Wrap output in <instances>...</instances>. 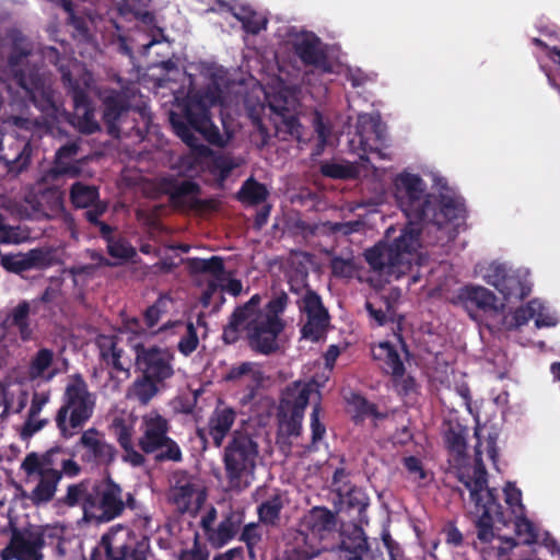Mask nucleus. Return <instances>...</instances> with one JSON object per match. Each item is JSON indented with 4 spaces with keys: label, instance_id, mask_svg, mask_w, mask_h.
I'll list each match as a JSON object with an SVG mask.
<instances>
[{
    "label": "nucleus",
    "instance_id": "nucleus-17",
    "mask_svg": "<svg viewBox=\"0 0 560 560\" xmlns=\"http://www.w3.org/2000/svg\"><path fill=\"white\" fill-rule=\"evenodd\" d=\"M301 308L306 315L303 326V337L317 340L328 324V315L322 305V301L314 292H306L301 300Z\"/></svg>",
    "mask_w": 560,
    "mask_h": 560
},
{
    "label": "nucleus",
    "instance_id": "nucleus-58",
    "mask_svg": "<svg viewBox=\"0 0 560 560\" xmlns=\"http://www.w3.org/2000/svg\"><path fill=\"white\" fill-rule=\"evenodd\" d=\"M450 447H451L452 452L456 456L459 457L465 452V450H466V443H465L464 438L460 436V435H457L454 439V442L450 443Z\"/></svg>",
    "mask_w": 560,
    "mask_h": 560
},
{
    "label": "nucleus",
    "instance_id": "nucleus-54",
    "mask_svg": "<svg viewBox=\"0 0 560 560\" xmlns=\"http://www.w3.org/2000/svg\"><path fill=\"white\" fill-rule=\"evenodd\" d=\"M125 450L124 459L133 466L142 464L143 457L137 451H135L132 443L128 446H121Z\"/></svg>",
    "mask_w": 560,
    "mask_h": 560
},
{
    "label": "nucleus",
    "instance_id": "nucleus-12",
    "mask_svg": "<svg viewBox=\"0 0 560 560\" xmlns=\"http://www.w3.org/2000/svg\"><path fill=\"white\" fill-rule=\"evenodd\" d=\"M141 432L139 445L143 452H159L158 457L163 459H180L178 446L166 436V420L156 411H150L142 417Z\"/></svg>",
    "mask_w": 560,
    "mask_h": 560
},
{
    "label": "nucleus",
    "instance_id": "nucleus-47",
    "mask_svg": "<svg viewBox=\"0 0 560 560\" xmlns=\"http://www.w3.org/2000/svg\"><path fill=\"white\" fill-rule=\"evenodd\" d=\"M349 405L355 412L357 417H363L373 412V406L359 395H352L349 399Z\"/></svg>",
    "mask_w": 560,
    "mask_h": 560
},
{
    "label": "nucleus",
    "instance_id": "nucleus-64",
    "mask_svg": "<svg viewBox=\"0 0 560 560\" xmlns=\"http://www.w3.org/2000/svg\"><path fill=\"white\" fill-rule=\"evenodd\" d=\"M180 560H205L200 552H184Z\"/></svg>",
    "mask_w": 560,
    "mask_h": 560
},
{
    "label": "nucleus",
    "instance_id": "nucleus-3",
    "mask_svg": "<svg viewBox=\"0 0 560 560\" xmlns=\"http://www.w3.org/2000/svg\"><path fill=\"white\" fill-rule=\"evenodd\" d=\"M475 435L478 439L476 446V464L458 468L457 477L469 492L468 512L474 516L478 527V538L492 541L500 525L505 526L508 520L501 512L494 490L487 483L486 471L481 465L483 456L490 460L497 458L495 442L492 438L481 441L482 428L479 416L475 415Z\"/></svg>",
    "mask_w": 560,
    "mask_h": 560
},
{
    "label": "nucleus",
    "instance_id": "nucleus-32",
    "mask_svg": "<svg viewBox=\"0 0 560 560\" xmlns=\"http://www.w3.org/2000/svg\"><path fill=\"white\" fill-rule=\"evenodd\" d=\"M52 364V352L47 349H42L37 352L30 365V375L32 378L50 380L54 372L50 371Z\"/></svg>",
    "mask_w": 560,
    "mask_h": 560
},
{
    "label": "nucleus",
    "instance_id": "nucleus-22",
    "mask_svg": "<svg viewBox=\"0 0 560 560\" xmlns=\"http://www.w3.org/2000/svg\"><path fill=\"white\" fill-rule=\"evenodd\" d=\"M529 319H534L537 327H551L557 325L558 316L540 301L533 300L525 307L515 313L517 325H522Z\"/></svg>",
    "mask_w": 560,
    "mask_h": 560
},
{
    "label": "nucleus",
    "instance_id": "nucleus-42",
    "mask_svg": "<svg viewBox=\"0 0 560 560\" xmlns=\"http://www.w3.org/2000/svg\"><path fill=\"white\" fill-rule=\"evenodd\" d=\"M282 502L280 498L275 497L268 500L259 508L260 520L265 523H273L279 515Z\"/></svg>",
    "mask_w": 560,
    "mask_h": 560
},
{
    "label": "nucleus",
    "instance_id": "nucleus-14",
    "mask_svg": "<svg viewBox=\"0 0 560 560\" xmlns=\"http://www.w3.org/2000/svg\"><path fill=\"white\" fill-rule=\"evenodd\" d=\"M453 303L463 306L468 312L475 307L488 314H500L504 310V303L501 302L490 290L480 285H466L460 288Z\"/></svg>",
    "mask_w": 560,
    "mask_h": 560
},
{
    "label": "nucleus",
    "instance_id": "nucleus-59",
    "mask_svg": "<svg viewBox=\"0 0 560 560\" xmlns=\"http://www.w3.org/2000/svg\"><path fill=\"white\" fill-rule=\"evenodd\" d=\"M339 353L340 352H339L338 347H336V346L329 347V349L327 350V352L325 354L326 365L328 368L332 366V364L336 361V359L338 358Z\"/></svg>",
    "mask_w": 560,
    "mask_h": 560
},
{
    "label": "nucleus",
    "instance_id": "nucleus-16",
    "mask_svg": "<svg viewBox=\"0 0 560 560\" xmlns=\"http://www.w3.org/2000/svg\"><path fill=\"white\" fill-rule=\"evenodd\" d=\"M42 535L34 530L13 533L10 544L2 550L3 560H42Z\"/></svg>",
    "mask_w": 560,
    "mask_h": 560
},
{
    "label": "nucleus",
    "instance_id": "nucleus-1",
    "mask_svg": "<svg viewBox=\"0 0 560 560\" xmlns=\"http://www.w3.org/2000/svg\"><path fill=\"white\" fill-rule=\"evenodd\" d=\"M394 196L405 212L408 224L395 236L396 230L388 228L385 240L365 252L370 267L382 277L399 278L413 264H421L422 221L432 212L429 195L423 180L416 174L404 172L394 180Z\"/></svg>",
    "mask_w": 560,
    "mask_h": 560
},
{
    "label": "nucleus",
    "instance_id": "nucleus-30",
    "mask_svg": "<svg viewBox=\"0 0 560 560\" xmlns=\"http://www.w3.org/2000/svg\"><path fill=\"white\" fill-rule=\"evenodd\" d=\"M28 316V305L27 304H20L18 305L10 316H8L4 325L0 323V339H3L5 336V326H14L21 334L23 339H27L31 334L32 329L27 322Z\"/></svg>",
    "mask_w": 560,
    "mask_h": 560
},
{
    "label": "nucleus",
    "instance_id": "nucleus-36",
    "mask_svg": "<svg viewBox=\"0 0 560 560\" xmlns=\"http://www.w3.org/2000/svg\"><path fill=\"white\" fill-rule=\"evenodd\" d=\"M515 533L524 544H533L538 539V530L536 526L525 516L513 517Z\"/></svg>",
    "mask_w": 560,
    "mask_h": 560
},
{
    "label": "nucleus",
    "instance_id": "nucleus-15",
    "mask_svg": "<svg viewBox=\"0 0 560 560\" xmlns=\"http://www.w3.org/2000/svg\"><path fill=\"white\" fill-rule=\"evenodd\" d=\"M135 537L125 527L112 528L102 538V546L110 560H145L142 552L135 549Z\"/></svg>",
    "mask_w": 560,
    "mask_h": 560
},
{
    "label": "nucleus",
    "instance_id": "nucleus-44",
    "mask_svg": "<svg viewBox=\"0 0 560 560\" xmlns=\"http://www.w3.org/2000/svg\"><path fill=\"white\" fill-rule=\"evenodd\" d=\"M115 434L118 439V442L121 446H128L132 443V435H133V421L129 420H122L117 419L115 421Z\"/></svg>",
    "mask_w": 560,
    "mask_h": 560
},
{
    "label": "nucleus",
    "instance_id": "nucleus-29",
    "mask_svg": "<svg viewBox=\"0 0 560 560\" xmlns=\"http://www.w3.org/2000/svg\"><path fill=\"white\" fill-rule=\"evenodd\" d=\"M235 415L232 409L221 408L215 410L210 420V434L217 445H220L234 423Z\"/></svg>",
    "mask_w": 560,
    "mask_h": 560
},
{
    "label": "nucleus",
    "instance_id": "nucleus-48",
    "mask_svg": "<svg viewBox=\"0 0 560 560\" xmlns=\"http://www.w3.org/2000/svg\"><path fill=\"white\" fill-rule=\"evenodd\" d=\"M320 409L316 405L313 408L312 415H311V429H312V436L313 441H318L323 438L325 433V427L319 420Z\"/></svg>",
    "mask_w": 560,
    "mask_h": 560
},
{
    "label": "nucleus",
    "instance_id": "nucleus-51",
    "mask_svg": "<svg viewBox=\"0 0 560 560\" xmlns=\"http://www.w3.org/2000/svg\"><path fill=\"white\" fill-rule=\"evenodd\" d=\"M260 535L258 533V528L255 524H248L245 526L242 539L247 544L249 548L258 542Z\"/></svg>",
    "mask_w": 560,
    "mask_h": 560
},
{
    "label": "nucleus",
    "instance_id": "nucleus-20",
    "mask_svg": "<svg viewBox=\"0 0 560 560\" xmlns=\"http://www.w3.org/2000/svg\"><path fill=\"white\" fill-rule=\"evenodd\" d=\"M196 268L207 273L211 288L219 287L222 291L233 295H238L242 292L241 281L223 270V264L220 258L212 257L199 260Z\"/></svg>",
    "mask_w": 560,
    "mask_h": 560
},
{
    "label": "nucleus",
    "instance_id": "nucleus-27",
    "mask_svg": "<svg viewBox=\"0 0 560 560\" xmlns=\"http://www.w3.org/2000/svg\"><path fill=\"white\" fill-rule=\"evenodd\" d=\"M81 443L95 458L102 462H109L114 458L113 447L93 429L86 430L82 434Z\"/></svg>",
    "mask_w": 560,
    "mask_h": 560
},
{
    "label": "nucleus",
    "instance_id": "nucleus-35",
    "mask_svg": "<svg viewBox=\"0 0 560 560\" xmlns=\"http://www.w3.org/2000/svg\"><path fill=\"white\" fill-rule=\"evenodd\" d=\"M174 301L168 296L160 298L156 303L150 307L145 314V319L149 326H154L164 315L172 313L175 310Z\"/></svg>",
    "mask_w": 560,
    "mask_h": 560
},
{
    "label": "nucleus",
    "instance_id": "nucleus-37",
    "mask_svg": "<svg viewBox=\"0 0 560 560\" xmlns=\"http://www.w3.org/2000/svg\"><path fill=\"white\" fill-rule=\"evenodd\" d=\"M97 198V192L93 187L74 185L71 191L72 202L80 208L92 205Z\"/></svg>",
    "mask_w": 560,
    "mask_h": 560
},
{
    "label": "nucleus",
    "instance_id": "nucleus-21",
    "mask_svg": "<svg viewBox=\"0 0 560 560\" xmlns=\"http://www.w3.org/2000/svg\"><path fill=\"white\" fill-rule=\"evenodd\" d=\"M465 218V208L463 203L457 201H452L443 205L439 212L433 213V224L432 228L438 226V229L445 232L447 237H453L456 228H458ZM425 223V229L430 230L428 220L423 221Z\"/></svg>",
    "mask_w": 560,
    "mask_h": 560
},
{
    "label": "nucleus",
    "instance_id": "nucleus-46",
    "mask_svg": "<svg viewBox=\"0 0 560 560\" xmlns=\"http://www.w3.org/2000/svg\"><path fill=\"white\" fill-rule=\"evenodd\" d=\"M172 326H176L178 328H184L187 332V337L179 342L180 351L185 354L192 352L198 345V339L194 331L192 325L191 324L184 325L177 320V322H174L172 324Z\"/></svg>",
    "mask_w": 560,
    "mask_h": 560
},
{
    "label": "nucleus",
    "instance_id": "nucleus-43",
    "mask_svg": "<svg viewBox=\"0 0 560 560\" xmlns=\"http://www.w3.org/2000/svg\"><path fill=\"white\" fill-rule=\"evenodd\" d=\"M108 253L114 258L127 260L135 255V249L121 240H108Z\"/></svg>",
    "mask_w": 560,
    "mask_h": 560
},
{
    "label": "nucleus",
    "instance_id": "nucleus-52",
    "mask_svg": "<svg viewBox=\"0 0 560 560\" xmlns=\"http://www.w3.org/2000/svg\"><path fill=\"white\" fill-rule=\"evenodd\" d=\"M19 241H20V237H19L16 231L13 228L3 224L0 221V242L18 243Z\"/></svg>",
    "mask_w": 560,
    "mask_h": 560
},
{
    "label": "nucleus",
    "instance_id": "nucleus-10",
    "mask_svg": "<svg viewBox=\"0 0 560 560\" xmlns=\"http://www.w3.org/2000/svg\"><path fill=\"white\" fill-rule=\"evenodd\" d=\"M308 532L296 538V560H308L328 548V540L334 534L335 517L330 511L322 508L313 509L306 517Z\"/></svg>",
    "mask_w": 560,
    "mask_h": 560
},
{
    "label": "nucleus",
    "instance_id": "nucleus-18",
    "mask_svg": "<svg viewBox=\"0 0 560 560\" xmlns=\"http://www.w3.org/2000/svg\"><path fill=\"white\" fill-rule=\"evenodd\" d=\"M170 500L180 512L195 513L203 504V489L188 479L179 480L170 491Z\"/></svg>",
    "mask_w": 560,
    "mask_h": 560
},
{
    "label": "nucleus",
    "instance_id": "nucleus-53",
    "mask_svg": "<svg viewBox=\"0 0 560 560\" xmlns=\"http://www.w3.org/2000/svg\"><path fill=\"white\" fill-rule=\"evenodd\" d=\"M49 395L47 393L35 394L31 406V417H35L42 408L48 402Z\"/></svg>",
    "mask_w": 560,
    "mask_h": 560
},
{
    "label": "nucleus",
    "instance_id": "nucleus-50",
    "mask_svg": "<svg viewBox=\"0 0 560 560\" xmlns=\"http://www.w3.org/2000/svg\"><path fill=\"white\" fill-rule=\"evenodd\" d=\"M405 466L408 471L413 475V478L417 480H422L425 478V472L422 469L420 462L415 457H408L405 459Z\"/></svg>",
    "mask_w": 560,
    "mask_h": 560
},
{
    "label": "nucleus",
    "instance_id": "nucleus-56",
    "mask_svg": "<svg viewBox=\"0 0 560 560\" xmlns=\"http://www.w3.org/2000/svg\"><path fill=\"white\" fill-rule=\"evenodd\" d=\"M264 381V372L259 366V376L253 377L252 375H245L244 380L241 382L242 385L249 387L250 389L257 388L262 384Z\"/></svg>",
    "mask_w": 560,
    "mask_h": 560
},
{
    "label": "nucleus",
    "instance_id": "nucleus-62",
    "mask_svg": "<svg viewBox=\"0 0 560 560\" xmlns=\"http://www.w3.org/2000/svg\"><path fill=\"white\" fill-rule=\"evenodd\" d=\"M138 322L136 319H132V320H129L126 323L125 325V330L120 332V335H125V334H137V329H138Z\"/></svg>",
    "mask_w": 560,
    "mask_h": 560
},
{
    "label": "nucleus",
    "instance_id": "nucleus-57",
    "mask_svg": "<svg viewBox=\"0 0 560 560\" xmlns=\"http://www.w3.org/2000/svg\"><path fill=\"white\" fill-rule=\"evenodd\" d=\"M215 516V510L211 509L208 512V514L201 520V524L207 536L209 535V532H211L214 528Z\"/></svg>",
    "mask_w": 560,
    "mask_h": 560
},
{
    "label": "nucleus",
    "instance_id": "nucleus-39",
    "mask_svg": "<svg viewBox=\"0 0 560 560\" xmlns=\"http://www.w3.org/2000/svg\"><path fill=\"white\" fill-rule=\"evenodd\" d=\"M266 196L267 190L265 186L253 180H248L241 190V199L248 202H260Z\"/></svg>",
    "mask_w": 560,
    "mask_h": 560
},
{
    "label": "nucleus",
    "instance_id": "nucleus-63",
    "mask_svg": "<svg viewBox=\"0 0 560 560\" xmlns=\"http://www.w3.org/2000/svg\"><path fill=\"white\" fill-rule=\"evenodd\" d=\"M238 555L237 549H230L219 556H217L213 560H233L235 556Z\"/></svg>",
    "mask_w": 560,
    "mask_h": 560
},
{
    "label": "nucleus",
    "instance_id": "nucleus-61",
    "mask_svg": "<svg viewBox=\"0 0 560 560\" xmlns=\"http://www.w3.org/2000/svg\"><path fill=\"white\" fill-rule=\"evenodd\" d=\"M315 129L318 135V138L322 142L326 141V127L322 120V118L317 117L315 122Z\"/></svg>",
    "mask_w": 560,
    "mask_h": 560
},
{
    "label": "nucleus",
    "instance_id": "nucleus-5",
    "mask_svg": "<svg viewBox=\"0 0 560 560\" xmlns=\"http://www.w3.org/2000/svg\"><path fill=\"white\" fill-rule=\"evenodd\" d=\"M271 452L270 440L265 433L255 436L237 433L226 447L224 462L230 482L235 488L247 487L260 453Z\"/></svg>",
    "mask_w": 560,
    "mask_h": 560
},
{
    "label": "nucleus",
    "instance_id": "nucleus-7",
    "mask_svg": "<svg viewBox=\"0 0 560 560\" xmlns=\"http://www.w3.org/2000/svg\"><path fill=\"white\" fill-rule=\"evenodd\" d=\"M28 479L38 480L33 490L32 499L36 503L50 500L61 472L75 474V464L66 457L60 450H51L44 455L32 453L21 465Z\"/></svg>",
    "mask_w": 560,
    "mask_h": 560
},
{
    "label": "nucleus",
    "instance_id": "nucleus-23",
    "mask_svg": "<svg viewBox=\"0 0 560 560\" xmlns=\"http://www.w3.org/2000/svg\"><path fill=\"white\" fill-rule=\"evenodd\" d=\"M47 261V255L42 249H32L27 253H18L3 255L1 265L4 269L12 272H22L35 267L44 266Z\"/></svg>",
    "mask_w": 560,
    "mask_h": 560
},
{
    "label": "nucleus",
    "instance_id": "nucleus-9",
    "mask_svg": "<svg viewBox=\"0 0 560 560\" xmlns=\"http://www.w3.org/2000/svg\"><path fill=\"white\" fill-rule=\"evenodd\" d=\"M95 398L79 376L69 378L56 421L61 434L72 436L93 415Z\"/></svg>",
    "mask_w": 560,
    "mask_h": 560
},
{
    "label": "nucleus",
    "instance_id": "nucleus-13",
    "mask_svg": "<svg viewBox=\"0 0 560 560\" xmlns=\"http://www.w3.org/2000/svg\"><path fill=\"white\" fill-rule=\"evenodd\" d=\"M528 271L512 269L500 262H491L480 269V277L494 287L506 300H521L530 291Z\"/></svg>",
    "mask_w": 560,
    "mask_h": 560
},
{
    "label": "nucleus",
    "instance_id": "nucleus-31",
    "mask_svg": "<svg viewBox=\"0 0 560 560\" xmlns=\"http://www.w3.org/2000/svg\"><path fill=\"white\" fill-rule=\"evenodd\" d=\"M116 338L110 336H101L97 339L102 359L112 364L115 369L127 372L124 363L120 361V351L116 349Z\"/></svg>",
    "mask_w": 560,
    "mask_h": 560
},
{
    "label": "nucleus",
    "instance_id": "nucleus-28",
    "mask_svg": "<svg viewBox=\"0 0 560 560\" xmlns=\"http://www.w3.org/2000/svg\"><path fill=\"white\" fill-rule=\"evenodd\" d=\"M220 11L222 13H231L236 20L242 22L243 27L250 33H258L260 30L265 28L266 20L261 15H258L249 8L245 7H230L225 4H221Z\"/></svg>",
    "mask_w": 560,
    "mask_h": 560
},
{
    "label": "nucleus",
    "instance_id": "nucleus-24",
    "mask_svg": "<svg viewBox=\"0 0 560 560\" xmlns=\"http://www.w3.org/2000/svg\"><path fill=\"white\" fill-rule=\"evenodd\" d=\"M373 358L380 362L382 369L394 376L404 373V364L396 349L387 341H382L372 348Z\"/></svg>",
    "mask_w": 560,
    "mask_h": 560
},
{
    "label": "nucleus",
    "instance_id": "nucleus-11",
    "mask_svg": "<svg viewBox=\"0 0 560 560\" xmlns=\"http://www.w3.org/2000/svg\"><path fill=\"white\" fill-rule=\"evenodd\" d=\"M317 384L315 382L303 384L295 383L288 388L281 401L282 419L279 431L283 435L298 436L301 431L303 410L310 400L317 399L319 396Z\"/></svg>",
    "mask_w": 560,
    "mask_h": 560
},
{
    "label": "nucleus",
    "instance_id": "nucleus-33",
    "mask_svg": "<svg viewBox=\"0 0 560 560\" xmlns=\"http://www.w3.org/2000/svg\"><path fill=\"white\" fill-rule=\"evenodd\" d=\"M318 44V38L312 33H302L295 39L296 51L307 62L316 59Z\"/></svg>",
    "mask_w": 560,
    "mask_h": 560
},
{
    "label": "nucleus",
    "instance_id": "nucleus-49",
    "mask_svg": "<svg viewBox=\"0 0 560 560\" xmlns=\"http://www.w3.org/2000/svg\"><path fill=\"white\" fill-rule=\"evenodd\" d=\"M265 94L271 108H273L277 112H283L288 109L285 105L281 104L282 100L285 104H288L287 91H281L279 92V94H275L271 91L267 90L265 91Z\"/></svg>",
    "mask_w": 560,
    "mask_h": 560
},
{
    "label": "nucleus",
    "instance_id": "nucleus-34",
    "mask_svg": "<svg viewBox=\"0 0 560 560\" xmlns=\"http://www.w3.org/2000/svg\"><path fill=\"white\" fill-rule=\"evenodd\" d=\"M504 501L513 517H520L525 513V506L522 501V491L514 483L508 482L503 487Z\"/></svg>",
    "mask_w": 560,
    "mask_h": 560
},
{
    "label": "nucleus",
    "instance_id": "nucleus-26",
    "mask_svg": "<svg viewBox=\"0 0 560 560\" xmlns=\"http://www.w3.org/2000/svg\"><path fill=\"white\" fill-rule=\"evenodd\" d=\"M242 522L243 516L241 513H231L217 527L209 532L208 539L213 546L222 547L232 539Z\"/></svg>",
    "mask_w": 560,
    "mask_h": 560
},
{
    "label": "nucleus",
    "instance_id": "nucleus-55",
    "mask_svg": "<svg viewBox=\"0 0 560 560\" xmlns=\"http://www.w3.org/2000/svg\"><path fill=\"white\" fill-rule=\"evenodd\" d=\"M323 173L330 177H345L347 176L346 171L340 165L326 164L322 167Z\"/></svg>",
    "mask_w": 560,
    "mask_h": 560
},
{
    "label": "nucleus",
    "instance_id": "nucleus-8",
    "mask_svg": "<svg viewBox=\"0 0 560 560\" xmlns=\"http://www.w3.org/2000/svg\"><path fill=\"white\" fill-rule=\"evenodd\" d=\"M133 348L137 353V364L143 377L133 383L128 395L141 404H147L159 392V384L172 376L171 355L167 351L155 348L144 349L138 343H135Z\"/></svg>",
    "mask_w": 560,
    "mask_h": 560
},
{
    "label": "nucleus",
    "instance_id": "nucleus-25",
    "mask_svg": "<svg viewBox=\"0 0 560 560\" xmlns=\"http://www.w3.org/2000/svg\"><path fill=\"white\" fill-rule=\"evenodd\" d=\"M27 394L19 383H0V409L20 412L26 405Z\"/></svg>",
    "mask_w": 560,
    "mask_h": 560
},
{
    "label": "nucleus",
    "instance_id": "nucleus-60",
    "mask_svg": "<svg viewBox=\"0 0 560 560\" xmlns=\"http://www.w3.org/2000/svg\"><path fill=\"white\" fill-rule=\"evenodd\" d=\"M545 546L552 556H557L558 560H560V546L553 539L547 538Z\"/></svg>",
    "mask_w": 560,
    "mask_h": 560
},
{
    "label": "nucleus",
    "instance_id": "nucleus-6",
    "mask_svg": "<svg viewBox=\"0 0 560 560\" xmlns=\"http://www.w3.org/2000/svg\"><path fill=\"white\" fill-rule=\"evenodd\" d=\"M220 103L218 91H211L206 95L194 97L189 101L186 112L188 126L172 117V124L176 133L194 149L199 158H207L208 149L198 144L196 133L202 136L210 143L222 144L217 128L211 124L207 109Z\"/></svg>",
    "mask_w": 560,
    "mask_h": 560
},
{
    "label": "nucleus",
    "instance_id": "nucleus-19",
    "mask_svg": "<svg viewBox=\"0 0 560 560\" xmlns=\"http://www.w3.org/2000/svg\"><path fill=\"white\" fill-rule=\"evenodd\" d=\"M358 143L363 154L378 155V143L384 137V128L377 117L372 115H360L358 119ZM357 140H351L354 147Z\"/></svg>",
    "mask_w": 560,
    "mask_h": 560
},
{
    "label": "nucleus",
    "instance_id": "nucleus-2",
    "mask_svg": "<svg viewBox=\"0 0 560 560\" xmlns=\"http://www.w3.org/2000/svg\"><path fill=\"white\" fill-rule=\"evenodd\" d=\"M288 304L285 293L273 296L267 304H261L259 294L233 312L223 338L226 342H235L243 332L249 347L260 353L269 354L279 349V338L285 322L282 314Z\"/></svg>",
    "mask_w": 560,
    "mask_h": 560
},
{
    "label": "nucleus",
    "instance_id": "nucleus-45",
    "mask_svg": "<svg viewBox=\"0 0 560 560\" xmlns=\"http://www.w3.org/2000/svg\"><path fill=\"white\" fill-rule=\"evenodd\" d=\"M242 163L243 161L241 159L219 156L213 160V172L223 179L233 168L240 166Z\"/></svg>",
    "mask_w": 560,
    "mask_h": 560
},
{
    "label": "nucleus",
    "instance_id": "nucleus-40",
    "mask_svg": "<svg viewBox=\"0 0 560 560\" xmlns=\"http://www.w3.org/2000/svg\"><path fill=\"white\" fill-rule=\"evenodd\" d=\"M245 375H252L253 377L259 376V365L252 362H244L236 366H233L226 378L231 381H238L240 383L244 380Z\"/></svg>",
    "mask_w": 560,
    "mask_h": 560
},
{
    "label": "nucleus",
    "instance_id": "nucleus-38",
    "mask_svg": "<svg viewBox=\"0 0 560 560\" xmlns=\"http://www.w3.org/2000/svg\"><path fill=\"white\" fill-rule=\"evenodd\" d=\"M366 308L378 326L384 325L388 319L393 318L392 306L385 301H369Z\"/></svg>",
    "mask_w": 560,
    "mask_h": 560
},
{
    "label": "nucleus",
    "instance_id": "nucleus-41",
    "mask_svg": "<svg viewBox=\"0 0 560 560\" xmlns=\"http://www.w3.org/2000/svg\"><path fill=\"white\" fill-rule=\"evenodd\" d=\"M51 199V205L49 209L40 207H33L32 212L28 213V215L34 218H40V217H51L55 213H57L61 209V200L60 197L57 194H49V195H43L42 201H48Z\"/></svg>",
    "mask_w": 560,
    "mask_h": 560
},
{
    "label": "nucleus",
    "instance_id": "nucleus-4",
    "mask_svg": "<svg viewBox=\"0 0 560 560\" xmlns=\"http://www.w3.org/2000/svg\"><path fill=\"white\" fill-rule=\"evenodd\" d=\"M65 501L69 505L81 504L88 520L107 522L118 516L125 505L121 489L112 480H103L93 487H69Z\"/></svg>",
    "mask_w": 560,
    "mask_h": 560
}]
</instances>
